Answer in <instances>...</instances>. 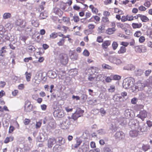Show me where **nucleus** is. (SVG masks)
<instances>
[{
    "label": "nucleus",
    "instance_id": "nucleus-1",
    "mask_svg": "<svg viewBox=\"0 0 152 152\" xmlns=\"http://www.w3.org/2000/svg\"><path fill=\"white\" fill-rule=\"evenodd\" d=\"M129 124L131 126L132 129L133 130L130 131L129 132L130 135L132 137H137L139 131L143 132L145 130L144 127H140L136 120H132Z\"/></svg>",
    "mask_w": 152,
    "mask_h": 152
},
{
    "label": "nucleus",
    "instance_id": "nucleus-2",
    "mask_svg": "<svg viewBox=\"0 0 152 152\" xmlns=\"http://www.w3.org/2000/svg\"><path fill=\"white\" fill-rule=\"evenodd\" d=\"M134 80L131 77H128L125 79L123 82V86L125 89L129 88L130 86L133 85Z\"/></svg>",
    "mask_w": 152,
    "mask_h": 152
},
{
    "label": "nucleus",
    "instance_id": "nucleus-3",
    "mask_svg": "<svg viewBox=\"0 0 152 152\" xmlns=\"http://www.w3.org/2000/svg\"><path fill=\"white\" fill-rule=\"evenodd\" d=\"M73 121L70 117H68L65 121H64L61 124V127L63 129H67L68 128L70 124H72Z\"/></svg>",
    "mask_w": 152,
    "mask_h": 152
},
{
    "label": "nucleus",
    "instance_id": "nucleus-4",
    "mask_svg": "<svg viewBox=\"0 0 152 152\" xmlns=\"http://www.w3.org/2000/svg\"><path fill=\"white\" fill-rule=\"evenodd\" d=\"M84 112V111L80 108L77 109L75 112L73 114L71 117L72 119V120L73 121H75L79 117L82 115L83 114Z\"/></svg>",
    "mask_w": 152,
    "mask_h": 152
},
{
    "label": "nucleus",
    "instance_id": "nucleus-5",
    "mask_svg": "<svg viewBox=\"0 0 152 152\" xmlns=\"http://www.w3.org/2000/svg\"><path fill=\"white\" fill-rule=\"evenodd\" d=\"M15 25L17 27L18 29L19 30L20 28H24L26 25V22L23 20L18 19L15 22Z\"/></svg>",
    "mask_w": 152,
    "mask_h": 152
},
{
    "label": "nucleus",
    "instance_id": "nucleus-6",
    "mask_svg": "<svg viewBox=\"0 0 152 152\" xmlns=\"http://www.w3.org/2000/svg\"><path fill=\"white\" fill-rule=\"evenodd\" d=\"M59 60L63 65L66 64L68 62V57L66 54L61 53L59 56Z\"/></svg>",
    "mask_w": 152,
    "mask_h": 152
},
{
    "label": "nucleus",
    "instance_id": "nucleus-7",
    "mask_svg": "<svg viewBox=\"0 0 152 152\" xmlns=\"http://www.w3.org/2000/svg\"><path fill=\"white\" fill-rule=\"evenodd\" d=\"M33 106L28 100H26L25 103L24 109L26 112H30L32 110Z\"/></svg>",
    "mask_w": 152,
    "mask_h": 152
},
{
    "label": "nucleus",
    "instance_id": "nucleus-8",
    "mask_svg": "<svg viewBox=\"0 0 152 152\" xmlns=\"http://www.w3.org/2000/svg\"><path fill=\"white\" fill-rule=\"evenodd\" d=\"M109 60L110 62L117 65L121 64L122 63V61L120 59L114 56L110 57L109 58Z\"/></svg>",
    "mask_w": 152,
    "mask_h": 152
},
{
    "label": "nucleus",
    "instance_id": "nucleus-9",
    "mask_svg": "<svg viewBox=\"0 0 152 152\" xmlns=\"http://www.w3.org/2000/svg\"><path fill=\"white\" fill-rule=\"evenodd\" d=\"M137 116L141 119L142 121H144L145 118L147 116V112L144 110H141Z\"/></svg>",
    "mask_w": 152,
    "mask_h": 152
},
{
    "label": "nucleus",
    "instance_id": "nucleus-10",
    "mask_svg": "<svg viewBox=\"0 0 152 152\" xmlns=\"http://www.w3.org/2000/svg\"><path fill=\"white\" fill-rule=\"evenodd\" d=\"M115 138L118 140H121L123 139L124 137V133L122 132H116L115 135Z\"/></svg>",
    "mask_w": 152,
    "mask_h": 152
},
{
    "label": "nucleus",
    "instance_id": "nucleus-11",
    "mask_svg": "<svg viewBox=\"0 0 152 152\" xmlns=\"http://www.w3.org/2000/svg\"><path fill=\"white\" fill-rule=\"evenodd\" d=\"M135 84L137 88V91L142 90L145 86V83L140 81L137 82Z\"/></svg>",
    "mask_w": 152,
    "mask_h": 152
},
{
    "label": "nucleus",
    "instance_id": "nucleus-12",
    "mask_svg": "<svg viewBox=\"0 0 152 152\" xmlns=\"http://www.w3.org/2000/svg\"><path fill=\"white\" fill-rule=\"evenodd\" d=\"M56 140L54 138H50L48 140V146L51 148L53 145L56 142Z\"/></svg>",
    "mask_w": 152,
    "mask_h": 152
},
{
    "label": "nucleus",
    "instance_id": "nucleus-13",
    "mask_svg": "<svg viewBox=\"0 0 152 152\" xmlns=\"http://www.w3.org/2000/svg\"><path fill=\"white\" fill-rule=\"evenodd\" d=\"M123 69L125 70L133 71L134 70L135 67L133 65L129 64L125 66Z\"/></svg>",
    "mask_w": 152,
    "mask_h": 152
},
{
    "label": "nucleus",
    "instance_id": "nucleus-14",
    "mask_svg": "<svg viewBox=\"0 0 152 152\" xmlns=\"http://www.w3.org/2000/svg\"><path fill=\"white\" fill-rule=\"evenodd\" d=\"M132 110L131 109L126 110L124 112V117L126 118H129L132 117L131 112Z\"/></svg>",
    "mask_w": 152,
    "mask_h": 152
},
{
    "label": "nucleus",
    "instance_id": "nucleus-15",
    "mask_svg": "<svg viewBox=\"0 0 152 152\" xmlns=\"http://www.w3.org/2000/svg\"><path fill=\"white\" fill-rule=\"evenodd\" d=\"M54 115L58 117H61L64 116V113L62 110H57L54 112Z\"/></svg>",
    "mask_w": 152,
    "mask_h": 152
},
{
    "label": "nucleus",
    "instance_id": "nucleus-16",
    "mask_svg": "<svg viewBox=\"0 0 152 152\" xmlns=\"http://www.w3.org/2000/svg\"><path fill=\"white\" fill-rule=\"evenodd\" d=\"M48 75L50 77L53 79L57 76V74L55 72L52 70L49 71L48 72Z\"/></svg>",
    "mask_w": 152,
    "mask_h": 152
},
{
    "label": "nucleus",
    "instance_id": "nucleus-17",
    "mask_svg": "<svg viewBox=\"0 0 152 152\" xmlns=\"http://www.w3.org/2000/svg\"><path fill=\"white\" fill-rule=\"evenodd\" d=\"M113 99L114 100L117 102H123L124 101V99H123L121 96H118L117 95H114L113 97Z\"/></svg>",
    "mask_w": 152,
    "mask_h": 152
},
{
    "label": "nucleus",
    "instance_id": "nucleus-18",
    "mask_svg": "<svg viewBox=\"0 0 152 152\" xmlns=\"http://www.w3.org/2000/svg\"><path fill=\"white\" fill-rule=\"evenodd\" d=\"M116 30V29L114 27L111 28H108L106 30V33L108 34L111 35L113 34Z\"/></svg>",
    "mask_w": 152,
    "mask_h": 152
},
{
    "label": "nucleus",
    "instance_id": "nucleus-19",
    "mask_svg": "<svg viewBox=\"0 0 152 152\" xmlns=\"http://www.w3.org/2000/svg\"><path fill=\"white\" fill-rule=\"evenodd\" d=\"M62 20L67 25L69 26L71 25V23L69 18L64 17H63Z\"/></svg>",
    "mask_w": 152,
    "mask_h": 152
},
{
    "label": "nucleus",
    "instance_id": "nucleus-20",
    "mask_svg": "<svg viewBox=\"0 0 152 152\" xmlns=\"http://www.w3.org/2000/svg\"><path fill=\"white\" fill-rule=\"evenodd\" d=\"M120 124L122 126H124L126 124V121L125 119L123 118H121L118 120Z\"/></svg>",
    "mask_w": 152,
    "mask_h": 152
},
{
    "label": "nucleus",
    "instance_id": "nucleus-21",
    "mask_svg": "<svg viewBox=\"0 0 152 152\" xmlns=\"http://www.w3.org/2000/svg\"><path fill=\"white\" fill-rule=\"evenodd\" d=\"M54 12L58 15L59 16H61L62 15L63 12L61 11V10L58 8H55L54 9Z\"/></svg>",
    "mask_w": 152,
    "mask_h": 152
},
{
    "label": "nucleus",
    "instance_id": "nucleus-22",
    "mask_svg": "<svg viewBox=\"0 0 152 152\" xmlns=\"http://www.w3.org/2000/svg\"><path fill=\"white\" fill-rule=\"evenodd\" d=\"M110 44V41H104L102 45L103 48L106 49L108 46Z\"/></svg>",
    "mask_w": 152,
    "mask_h": 152
},
{
    "label": "nucleus",
    "instance_id": "nucleus-23",
    "mask_svg": "<svg viewBox=\"0 0 152 152\" xmlns=\"http://www.w3.org/2000/svg\"><path fill=\"white\" fill-rule=\"evenodd\" d=\"M25 75L26 81L27 82L30 81L31 76V73L30 72L28 73L26 72L25 73Z\"/></svg>",
    "mask_w": 152,
    "mask_h": 152
},
{
    "label": "nucleus",
    "instance_id": "nucleus-24",
    "mask_svg": "<svg viewBox=\"0 0 152 152\" xmlns=\"http://www.w3.org/2000/svg\"><path fill=\"white\" fill-rule=\"evenodd\" d=\"M48 126L51 129H54L56 127V124L53 120L51 121L49 123Z\"/></svg>",
    "mask_w": 152,
    "mask_h": 152
},
{
    "label": "nucleus",
    "instance_id": "nucleus-25",
    "mask_svg": "<svg viewBox=\"0 0 152 152\" xmlns=\"http://www.w3.org/2000/svg\"><path fill=\"white\" fill-rule=\"evenodd\" d=\"M7 48L6 46L3 47L1 48V49L0 50V55H1V57H2V58H3V54L6 52V51L5 50Z\"/></svg>",
    "mask_w": 152,
    "mask_h": 152
},
{
    "label": "nucleus",
    "instance_id": "nucleus-26",
    "mask_svg": "<svg viewBox=\"0 0 152 152\" xmlns=\"http://www.w3.org/2000/svg\"><path fill=\"white\" fill-rule=\"evenodd\" d=\"M117 25L118 27L124 29L126 28V23L122 24L120 23H117Z\"/></svg>",
    "mask_w": 152,
    "mask_h": 152
},
{
    "label": "nucleus",
    "instance_id": "nucleus-27",
    "mask_svg": "<svg viewBox=\"0 0 152 152\" xmlns=\"http://www.w3.org/2000/svg\"><path fill=\"white\" fill-rule=\"evenodd\" d=\"M132 26L133 28H140L141 27L142 24L141 23H133L132 24Z\"/></svg>",
    "mask_w": 152,
    "mask_h": 152
},
{
    "label": "nucleus",
    "instance_id": "nucleus-28",
    "mask_svg": "<svg viewBox=\"0 0 152 152\" xmlns=\"http://www.w3.org/2000/svg\"><path fill=\"white\" fill-rule=\"evenodd\" d=\"M14 137L12 136H10L9 137H7L4 141V143L6 144L7 143L9 142L12 141Z\"/></svg>",
    "mask_w": 152,
    "mask_h": 152
},
{
    "label": "nucleus",
    "instance_id": "nucleus-29",
    "mask_svg": "<svg viewBox=\"0 0 152 152\" xmlns=\"http://www.w3.org/2000/svg\"><path fill=\"white\" fill-rule=\"evenodd\" d=\"M126 49L125 47L123 46L121 47L120 50L118 51V54H123L126 52Z\"/></svg>",
    "mask_w": 152,
    "mask_h": 152
},
{
    "label": "nucleus",
    "instance_id": "nucleus-30",
    "mask_svg": "<svg viewBox=\"0 0 152 152\" xmlns=\"http://www.w3.org/2000/svg\"><path fill=\"white\" fill-rule=\"evenodd\" d=\"M31 23L33 26L36 27H37L39 26L38 22L36 18H34L32 20Z\"/></svg>",
    "mask_w": 152,
    "mask_h": 152
},
{
    "label": "nucleus",
    "instance_id": "nucleus-31",
    "mask_svg": "<svg viewBox=\"0 0 152 152\" xmlns=\"http://www.w3.org/2000/svg\"><path fill=\"white\" fill-rule=\"evenodd\" d=\"M143 73V71L140 69H138L137 70L135 71V74L138 76H140Z\"/></svg>",
    "mask_w": 152,
    "mask_h": 152
},
{
    "label": "nucleus",
    "instance_id": "nucleus-32",
    "mask_svg": "<svg viewBox=\"0 0 152 152\" xmlns=\"http://www.w3.org/2000/svg\"><path fill=\"white\" fill-rule=\"evenodd\" d=\"M70 58L73 61L76 60L77 58V56L72 52L71 53Z\"/></svg>",
    "mask_w": 152,
    "mask_h": 152
},
{
    "label": "nucleus",
    "instance_id": "nucleus-33",
    "mask_svg": "<svg viewBox=\"0 0 152 152\" xmlns=\"http://www.w3.org/2000/svg\"><path fill=\"white\" fill-rule=\"evenodd\" d=\"M32 147V145L31 144H29L28 143L25 144L24 147V149L26 150H28L30 149Z\"/></svg>",
    "mask_w": 152,
    "mask_h": 152
},
{
    "label": "nucleus",
    "instance_id": "nucleus-34",
    "mask_svg": "<svg viewBox=\"0 0 152 152\" xmlns=\"http://www.w3.org/2000/svg\"><path fill=\"white\" fill-rule=\"evenodd\" d=\"M11 17V14L10 13H5L3 15V18L4 19L10 18Z\"/></svg>",
    "mask_w": 152,
    "mask_h": 152
},
{
    "label": "nucleus",
    "instance_id": "nucleus-35",
    "mask_svg": "<svg viewBox=\"0 0 152 152\" xmlns=\"http://www.w3.org/2000/svg\"><path fill=\"white\" fill-rule=\"evenodd\" d=\"M140 17V18L141 20L143 22H146L148 21V19L147 17L146 16L142 15H139Z\"/></svg>",
    "mask_w": 152,
    "mask_h": 152
},
{
    "label": "nucleus",
    "instance_id": "nucleus-36",
    "mask_svg": "<svg viewBox=\"0 0 152 152\" xmlns=\"http://www.w3.org/2000/svg\"><path fill=\"white\" fill-rule=\"evenodd\" d=\"M99 70V69L96 67H92L91 68V72L94 74L98 73Z\"/></svg>",
    "mask_w": 152,
    "mask_h": 152
},
{
    "label": "nucleus",
    "instance_id": "nucleus-37",
    "mask_svg": "<svg viewBox=\"0 0 152 152\" xmlns=\"http://www.w3.org/2000/svg\"><path fill=\"white\" fill-rule=\"evenodd\" d=\"M27 49L30 52H32L35 50V48L33 46L30 45L27 48Z\"/></svg>",
    "mask_w": 152,
    "mask_h": 152
},
{
    "label": "nucleus",
    "instance_id": "nucleus-38",
    "mask_svg": "<svg viewBox=\"0 0 152 152\" xmlns=\"http://www.w3.org/2000/svg\"><path fill=\"white\" fill-rule=\"evenodd\" d=\"M130 88V90L132 91L133 92H135L137 91V88L136 87V85H133V86H130L129 88Z\"/></svg>",
    "mask_w": 152,
    "mask_h": 152
},
{
    "label": "nucleus",
    "instance_id": "nucleus-39",
    "mask_svg": "<svg viewBox=\"0 0 152 152\" xmlns=\"http://www.w3.org/2000/svg\"><path fill=\"white\" fill-rule=\"evenodd\" d=\"M40 16L41 19H44L47 17L48 14L46 12H42L40 13Z\"/></svg>",
    "mask_w": 152,
    "mask_h": 152
},
{
    "label": "nucleus",
    "instance_id": "nucleus-40",
    "mask_svg": "<svg viewBox=\"0 0 152 152\" xmlns=\"http://www.w3.org/2000/svg\"><path fill=\"white\" fill-rule=\"evenodd\" d=\"M142 149L144 151H146L148 149H149L150 148V145H143L142 147Z\"/></svg>",
    "mask_w": 152,
    "mask_h": 152
},
{
    "label": "nucleus",
    "instance_id": "nucleus-41",
    "mask_svg": "<svg viewBox=\"0 0 152 152\" xmlns=\"http://www.w3.org/2000/svg\"><path fill=\"white\" fill-rule=\"evenodd\" d=\"M102 67L105 69H111L112 67L109 65L105 64H103L102 65Z\"/></svg>",
    "mask_w": 152,
    "mask_h": 152
},
{
    "label": "nucleus",
    "instance_id": "nucleus-42",
    "mask_svg": "<svg viewBox=\"0 0 152 152\" xmlns=\"http://www.w3.org/2000/svg\"><path fill=\"white\" fill-rule=\"evenodd\" d=\"M65 42V39L63 38L61 39L57 44L59 46H62L64 45Z\"/></svg>",
    "mask_w": 152,
    "mask_h": 152
},
{
    "label": "nucleus",
    "instance_id": "nucleus-43",
    "mask_svg": "<svg viewBox=\"0 0 152 152\" xmlns=\"http://www.w3.org/2000/svg\"><path fill=\"white\" fill-rule=\"evenodd\" d=\"M142 34V32L140 31H138L135 32L134 34V36L138 37H140Z\"/></svg>",
    "mask_w": 152,
    "mask_h": 152
},
{
    "label": "nucleus",
    "instance_id": "nucleus-44",
    "mask_svg": "<svg viewBox=\"0 0 152 152\" xmlns=\"http://www.w3.org/2000/svg\"><path fill=\"white\" fill-rule=\"evenodd\" d=\"M46 138L45 137L43 134L42 133L40 134L39 135V140L40 142H43L46 140Z\"/></svg>",
    "mask_w": 152,
    "mask_h": 152
},
{
    "label": "nucleus",
    "instance_id": "nucleus-45",
    "mask_svg": "<svg viewBox=\"0 0 152 152\" xmlns=\"http://www.w3.org/2000/svg\"><path fill=\"white\" fill-rule=\"evenodd\" d=\"M57 33L55 32L52 33L50 35V38L52 39H54L57 37Z\"/></svg>",
    "mask_w": 152,
    "mask_h": 152
},
{
    "label": "nucleus",
    "instance_id": "nucleus-46",
    "mask_svg": "<svg viewBox=\"0 0 152 152\" xmlns=\"http://www.w3.org/2000/svg\"><path fill=\"white\" fill-rule=\"evenodd\" d=\"M115 90V87L114 86L112 85L110 86V88L108 89V90L109 92L112 93L114 92Z\"/></svg>",
    "mask_w": 152,
    "mask_h": 152
},
{
    "label": "nucleus",
    "instance_id": "nucleus-47",
    "mask_svg": "<svg viewBox=\"0 0 152 152\" xmlns=\"http://www.w3.org/2000/svg\"><path fill=\"white\" fill-rule=\"evenodd\" d=\"M81 142L82 141L81 140L78 139L77 140L76 143L75 145V148H77L80 145Z\"/></svg>",
    "mask_w": 152,
    "mask_h": 152
},
{
    "label": "nucleus",
    "instance_id": "nucleus-48",
    "mask_svg": "<svg viewBox=\"0 0 152 152\" xmlns=\"http://www.w3.org/2000/svg\"><path fill=\"white\" fill-rule=\"evenodd\" d=\"M58 142L59 144H63L64 143V140L63 138L62 137H59L58 138Z\"/></svg>",
    "mask_w": 152,
    "mask_h": 152
},
{
    "label": "nucleus",
    "instance_id": "nucleus-49",
    "mask_svg": "<svg viewBox=\"0 0 152 152\" xmlns=\"http://www.w3.org/2000/svg\"><path fill=\"white\" fill-rule=\"evenodd\" d=\"M97 133L99 135H102L104 134L105 132L103 129H101L98 130Z\"/></svg>",
    "mask_w": 152,
    "mask_h": 152
},
{
    "label": "nucleus",
    "instance_id": "nucleus-50",
    "mask_svg": "<svg viewBox=\"0 0 152 152\" xmlns=\"http://www.w3.org/2000/svg\"><path fill=\"white\" fill-rule=\"evenodd\" d=\"M112 47L114 50H115L117 48L118 45L116 42H113L112 44Z\"/></svg>",
    "mask_w": 152,
    "mask_h": 152
},
{
    "label": "nucleus",
    "instance_id": "nucleus-51",
    "mask_svg": "<svg viewBox=\"0 0 152 152\" xmlns=\"http://www.w3.org/2000/svg\"><path fill=\"white\" fill-rule=\"evenodd\" d=\"M145 40V38L143 36H141L139 39V42L140 43H143Z\"/></svg>",
    "mask_w": 152,
    "mask_h": 152
},
{
    "label": "nucleus",
    "instance_id": "nucleus-52",
    "mask_svg": "<svg viewBox=\"0 0 152 152\" xmlns=\"http://www.w3.org/2000/svg\"><path fill=\"white\" fill-rule=\"evenodd\" d=\"M73 19L75 22H77L79 21V18L77 16L74 15L73 17Z\"/></svg>",
    "mask_w": 152,
    "mask_h": 152
},
{
    "label": "nucleus",
    "instance_id": "nucleus-53",
    "mask_svg": "<svg viewBox=\"0 0 152 152\" xmlns=\"http://www.w3.org/2000/svg\"><path fill=\"white\" fill-rule=\"evenodd\" d=\"M112 77H107L105 78V81L107 83H110L112 80Z\"/></svg>",
    "mask_w": 152,
    "mask_h": 152
},
{
    "label": "nucleus",
    "instance_id": "nucleus-54",
    "mask_svg": "<svg viewBox=\"0 0 152 152\" xmlns=\"http://www.w3.org/2000/svg\"><path fill=\"white\" fill-rule=\"evenodd\" d=\"M83 54L84 56H88L90 54L89 52L87 50H85L83 52Z\"/></svg>",
    "mask_w": 152,
    "mask_h": 152
},
{
    "label": "nucleus",
    "instance_id": "nucleus-55",
    "mask_svg": "<svg viewBox=\"0 0 152 152\" xmlns=\"http://www.w3.org/2000/svg\"><path fill=\"white\" fill-rule=\"evenodd\" d=\"M104 152H111V149L107 147H105L104 148Z\"/></svg>",
    "mask_w": 152,
    "mask_h": 152
},
{
    "label": "nucleus",
    "instance_id": "nucleus-56",
    "mask_svg": "<svg viewBox=\"0 0 152 152\" xmlns=\"http://www.w3.org/2000/svg\"><path fill=\"white\" fill-rule=\"evenodd\" d=\"M104 29V27L102 26H99L98 29V31L99 33H100L102 32V31Z\"/></svg>",
    "mask_w": 152,
    "mask_h": 152
},
{
    "label": "nucleus",
    "instance_id": "nucleus-57",
    "mask_svg": "<svg viewBox=\"0 0 152 152\" xmlns=\"http://www.w3.org/2000/svg\"><path fill=\"white\" fill-rule=\"evenodd\" d=\"M88 27L89 29L93 30L95 28V26L93 24H89L88 25Z\"/></svg>",
    "mask_w": 152,
    "mask_h": 152
},
{
    "label": "nucleus",
    "instance_id": "nucleus-58",
    "mask_svg": "<svg viewBox=\"0 0 152 152\" xmlns=\"http://www.w3.org/2000/svg\"><path fill=\"white\" fill-rule=\"evenodd\" d=\"M113 80H119L121 79V77L117 75H113Z\"/></svg>",
    "mask_w": 152,
    "mask_h": 152
},
{
    "label": "nucleus",
    "instance_id": "nucleus-59",
    "mask_svg": "<svg viewBox=\"0 0 152 152\" xmlns=\"http://www.w3.org/2000/svg\"><path fill=\"white\" fill-rule=\"evenodd\" d=\"M25 86L24 84H21L18 86V88L20 90H22L24 88Z\"/></svg>",
    "mask_w": 152,
    "mask_h": 152
},
{
    "label": "nucleus",
    "instance_id": "nucleus-60",
    "mask_svg": "<svg viewBox=\"0 0 152 152\" xmlns=\"http://www.w3.org/2000/svg\"><path fill=\"white\" fill-rule=\"evenodd\" d=\"M102 75L101 74L98 75L96 78V81H99L102 80Z\"/></svg>",
    "mask_w": 152,
    "mask_h": 152
},
{
    "label": "nucleus",
    "instance_id": "nucleus-61",
    "mask_svg": "<svg viewBox=\"0 0 152 152\" xmlns=\"http://www.w3.org/2000/svg\"><path fill=\"white\" fill-rule=\"evenodd\" d=\"M42 123L41 122L39 121V122H37L36 124V128L37 129L40 128V127L41 126V125Z\"/></svg>",
    "mask_w": 152,
    "mask_h": 152
},
{
    "label": "nucleus",
    "instance_id": "nucleus-62",
    "mask_svg": "<svg viewBox=\"0 0 152 152\" xmlns=\"http://www.w3.org/2000/svg\"><path fill=\"white\" fill-rule=\"evenodd\" d=\"M142 46H138L137 48V51L139 53H141L142 52V50L141 48L142 47Z\"/></svg>",
    "mask_w": 152,
    "mask_h": 152
},
{
    "label": "nucleus",
    "instance_id": "nucleus-63",
    "mask_svg": "<svg viewBox=\"0 0 152 152\" xmlns=\"http://www.w3.org/2000/svg\"><path fill=\"white\" fill-rule=\"evenodd\" d=\"M96 40L97 41L99 42V43H101L102 42H103V39L102 37L100 36H99L97 37Z\"/></svg>",
    "mask_w": 152,
    "mask_h": 152
},
{
    "label": "nucleus",
    "instance_id": "nucleus-64",
    "mask_svg": "<svg viewBox=\"0 0 152 152\" xmlns=\"http://www.w3.org/2000/svg\"><path fill=\"white\" fill-rule=\"evenodd\" d=\"M102 21L104 23H107L109 22V20L107 17H104L102 18Z\"/></svg>",
    "mask_w": 152,
    "mask_h": 152
}]
</instances>
